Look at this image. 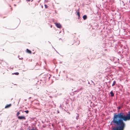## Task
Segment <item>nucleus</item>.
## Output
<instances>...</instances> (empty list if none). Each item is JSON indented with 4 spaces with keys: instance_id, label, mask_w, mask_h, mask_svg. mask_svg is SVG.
<instances>
[{
    "instance_id": "f257e3e1",
    "label": "nucleus",
    "mask_w": 130,
    "mask_h": 130,
    "mask_svg": "<svg viewBox=\"0 0 130 130\" xmlns=\"http://www.w3.org/2000/svg\"><path fill=\"white\" fill-rule=\"evenodd\" d=\"M125 116L122 113L117 114L115 113L112 121L113 125L116 126L112 130H123L125 126V124L123 121L130 120V111L128 112Z\"/></svg>"
},
{
    "instance_id": "f03ea898",
    "label": "nucleus",
    "mask_w": 130,
    "mask_h": 130,
    "mask_svg": "<svg viewBox=\"0 0 130 130\" xmlns=\"http://www.w3.org/2000/svg\"><path fill=\"white\" fill-rule=\"evenodd\" d=\"M18 118L20 120H25V117L23 116H18Z\"/></svg>"
},
{
    "instance_id": "7ed1b4c3",
    "label": "nucleus",
    "mask_w": 130,
    "mask_h": 130,
    "mask_svg": "<svg viewBox=\"0 0 130 130\" xmlns=\"http://www.w3.org/2000/svg\"><path fill=\"white\" fill-rule=\"evenodd\" d=\"M55 25L56 27L59 28H60L61 27V25L59 23H56Z\"/></svg>"
},
{
    "instance_id": "20e7f679",
    "label": "nucleus",
    "mask_w": 130,
    "mask_h": 130,
    "mask_svg": "<svg viewBox=\"0 0 130 130\" xmlns=\"http://www.w3.org/2000/svg\"><path fill=\"white\" fill-rule=\"evenodd\" d=\"M79 41L78 40H77L76 41L74 42L73 44H74V45L77 46L79 44Z\"/></svg>"
},
{
    "instance_id": "39448f33",
    "label": "nucleus",
    "mask_w": 130,
    "mask_h": 130,
    "mask_svg": "<svg viewBox=\"0 0 130 130\" xmlns=\"http://www.w3.org/2000/svg\"><path fill=\"white\" fill-rule=\"evenodd\" d=\"M11 104H10L9 105H7L5 106V108H8L10 107H11Z\"/></svg>"
},
{
    "instance_id": "423d86ee",
    "label": "nucleus",
    "mask_w": 130,
    "mask_h": 130,
    "mask_svg": "<svg viewBox=\"0 0 130 130\" xmlns=\"http://www.w3.org/2000/svg\"><path fill=\"white\" fill-rule=\"evenodd\" d=\"M26 51L29 54H31V51L29 50L28 49H26Z\"/></svg>"
},
{
    "instance_id": "0eeeda50",
    "label": "nucleus",
    "mask_w": 130,
    "mask_h": 130,
    "mask_svg": "<svg viewBox=\"0 0 130 130\" xmlns=\"http://www.w3.org/2000/svg\"><path fill=\"white\" fill-rule=\"evenodd\" d=\"M87 18V17L86 15H84L83 17V18L84 20H86Z\"/></svg>"
},
{
    "instance_id": "6e6552de",
    "label": "nucleus",
    "mask_w": 130,
    "mask_h": 130,
    "mask_svg": "<svg viewBox=\"0 0 130 130\" xmlns=\"http://www.w3.org/2000/svg\"><path fill=\"white\" fill-rule=\"evenodd\" d=\"M110 94H111V96L112 97H113L114 95V94L113 92L112 91H111L110 92Z\"/></svg>"
},
{
    "instance_id": "1a4fd4ad",
    "label": "nucleus",
    "mask_w": 130,
    "mask_h": 130,
    "mask_svg": "<svg viewBox=\"0 0 130 130\" xmlns=\"http://www.w3.org/2000/svg\"><path fill=\"white\" fill-rule=\"evenodd\" d=\"M77 15L78 18H79L80 17V15L79 12V11L77 12Z\"/></svg>"
},
{
    "instance_id": "9d476101",
    "label": "nucleus",
    "mask_w": 130,
    "mask_h": 130,
    "mask_svg": "<svg viewBox=\"0 0 130 130\" xmlns=\"http://www.w3.org/2000/svg\"><path fill=\"white\" fill-rule=\"evenodd\" d=\"M116 82L115 81H114L113 82V83L112 84V86H113L116 84Z\"/></svg>"
},
{
    "instance_id": "9b49d317",
    "label": "nucleus",
    "mask_w": 130,
    "mask_h": 130,
    "mask_svg": "<svg viewBox=\"0 0 130 130\" xmlns=\"http://www.w3.org/2000/svg\"><path fill=\"white\" fill-rule=\"evenodd\" d=\"M19 74V73L18 72L15 73H12L13 74H15V75H18Z\"/></svg>"
},
{
    "instance_id": "f8f14e48",
    "label": "nucleus",
    "mask_w": 130,
    "mask_h": 130,
    "mask_svg": "<svg viewBox=\"0 0 130 130\" xmlns=\"http://www.w3.org/2000/svg\"><path fill=\"white\" fill-rule=\"evenodd\" d=\"M44 6L45 7V8L46 9L48 7V6H47V5L46 4H45L44 5Z\"/></svg>"
},
{
    "instance_id": "ddd939ff",
    "label": "nucleus",
    "mask_w": 130,
    "mask_h": 130,
    "mask_svg": "<svg viewBox=\"0 0 130 130\" xmlns=\"http://www.w3.org/2000/svg\"><path fill=\"white\" fill-rule=\"evenodd\" d=\"M20 114V112H17V116H18V115H19V114Z\"/></svg>"
},
{
    "instance_id": "4468645a",
    "label": "nucleus",
    "mask_w": 130,
    "mask_h": 130,
    "mask_svg": "<svg viewBox=\"0 0 130 130\" xmlns=\"http://www.w3.org/2000/svg\"><path fill=\"white\" fill-rule=\"evenodd\" d=\"M25 112L26 113H28L29 112V111L28 110H26L25 111Z\"/></svg>"
},
{
    "instance_id": "2eb2a0df",
    "label": "nucleus",
    "mask_w": 130,
    "mask_h": 130,
    "mask_svg": "<svg viewBox=\"0 0 130 130\" xmlns=\"http://www.w3.org/2000/svg\"><path fill=\"white\" fill-rule=\"evenodd\" d=\"M121 109V107H118V109Z\"/></svg>"
},
{
    "instance_id": "dca6fc26",
    "label": "nucleus",
    "mask_w": 130,
    "mask_h": 130,
    "mask_svg": "<svg viewBox=\"0 0 130 130\" xmlns=\"http://www.w3.org/2000/svg\"><path fill=\"white\" fill-rule=\"evenodd\" d=\"M26 0L28 1H30L31 0Z\"/></svg>"
},
{
    "instance_id": "f3484780",
    "label": "nucleus",
    "mask_w": 130,
    "mask_h": 130,
    "mask_svg": "<svg viewBox=\"0 0 130 130\" xmlns=\"http://www.w3.org/2000/svg\"><path fill=\"white\" fill-rule=\"evenodd\" d=\"M50 27H52V25H51V26Z\"/></svg>"
},
{
    "instance_id": "a211bd4d",
    "label": "nucleus",
    "mask_w": 130,
    "mask_h": 130,
    "mask_svg": "<svg viewBox=\"0 0 130 130\" xmlns=\"http://www.w3.org/2000/svg\"><path fill=\"white\" fill-rule=\"evenodd\" d=\"M35 130V129H32V130Z\"/></svg>"
}]
</instances>
